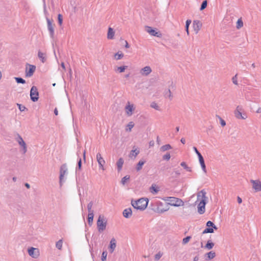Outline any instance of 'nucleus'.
I'll list each match as a JSON object with an SVG mask.
<instances>
[{"mask_svg":"<svg viewBox=\"0 0 261 261\" xmlns=\"http://www.w3.org/2000/svg\"><path fill=\"white\" fill-rule=\"evenodd\" d=\"M148 202V199L142 198L137 200H132L131 201V204L134 208L140 211H143L146 208Z\"/></svg>","mask_w":261,"mask_h":261,"instance_id":"nucleus-1","label":"nucleus"},{"mask_svg":"<svg viewBox=\"0 0 261 261\" xmlns=\"http://www.w3.org/2000/svg\"><path fill=\"white\" fill-rule=\"evenodd\" d=\"M96 224L98 232H102L106 229L107 220L103 216L99 215Z\"/></svg>","mask_w":261,"mask_h":261,"instance_id":"nucleus-2","label":"nucleus"},{"mask_svg":"<svg viewBox=\"0 0 261 261\" xmlns=\"http://www.w3.org/2000/svg\"><path fill=\"white\" fill-rule=\"evenodd\" d=\"M67 173L68 168L67 165L66 164L62 165L60 169L59 180L60 186H62L63 183L65 181L64 176L67 174Z\"/></svg>","mask_w":261,"mask_h":261,"instance_id":"nucleus-3","label":"nucleus"},{"mask_svg":"<svg viewBox=\"0 0 261 261\" xmlns=\"http://www.w3.org/2000/svg\"><path fill=\"white\" fill-rule=\"evenodd\" d=\"M15 141L18 143L21 148L23 153H25L27 151V146L25 142L19 134H17L15 137Z\"/></svg>","mask_w":261,"mask_h":261,"instance_id":"nucleus-4","label":"nucleus"},{"mask_svg":"<svg viewBox=\"0 0 261 261\" xmlns=\"http://www.w3.org/2000/svg\"><path fill=\"white\" fill-rule=\"evenodd\" d=\"M168 200L170 201V204L174 206H182L184 204L183 201L179 198L170 197L168 198Z\"/></svg>","mask_w":261,"mask_h":261,"instance_id":"nucleus-5","label":"nucleus"},{"mask_svg":"<svg viewBox=\"0 0 261 261\" xmlns=\"http://www.w3.org/2000/svg\"><path fill=\"white\" fill-rule=\"evenodd\" d=\"M243 108L241 106H238L234 111L235 117L238 119H246L247 115L245 113L242 114Z\"/></svg>","mask_w":261,"mask_h":261,"instance_id":"nucleus-6","label":"nucleus"},{"mask_svg":"<svg viewBox=\"0 0 261 261\" xmlns=\"http://www.w3.org/2000/svg\"><path fill=\"white\" fill-rule=\"evenodd\" d=\"M28 254L34 258H37L40 255V251L38 248L30 247L28 249Z\"/></svg>","mask_w":261,"mask_h":261,"instance_id":"nucleus-7","label":"nucleus"},{"mask_svg":"<svg viewBox=\"0 0 261 261\" xmlns=\"http://www.w3.org/2000/svg\"><path fill=\"white\" fill-rule=\"evenodd\" d=\"M38 92L37 88L35 86H33L30 91V96L31 100L34 101H37L38 99Z\"/></svg>","mask_w":261,"mask_h":261,"instance_id":"nucleus-8","label":"nucleus"},{"mask_svg":"<svg viewBox=\"0 0 261 261\" xmlns=\"http://www.w3.org/2000/svg\"><path fill=\"white\" fill-rule=\"evenodd\" d=\"M47 29L49 32L50 36L51 38L54 37V24L53 23V21L50 20L49 18H46Z\"/></svg>","mask_w":261,"mask_h":261,"instance_id":"nucleus-9","label":"nucleus"},{"mask_svg":"<svg viewBox=\"0 0 261 261\" xmlns=\"http://www.w3.org/2000/svg\"><path fill=\"white\" fill-rule=\"evenodd\" d=\"M252 185V188L256 191H261V181L259 180H250Z\"/></svg>","mask_w":261,"mask_h":261,"instance_id":"nucleus-10","label":"nucleus"},{"mask_svg":"<svg viewBox=\"0 0 261 261\" xmlns=\"http://www.w3.org/2000/svg\"><path fill=\"white\" fill-rule=\"evenodd\" d=\"M125 112L127 116H130L133 114V112L135 110L134 105L133 104H130V103L128 101L126 106L125 107Z\"/></svg>","mask_w":261,"mask_h":261,"instance_id":"nucleus-11","label":"nucleus"},{"mask_svg":"<svg viewBox=\"0 0 261 261\" xmlns=\"http://www.w3.org/2000/svg\"><path fill=\"white\" fill-rule=\"evenodd\" d=\"M152 72L151 67L149 66H146L141 68L140 70V73L141 75L147 76Z\"/></svg>","mask_w":261,"mask_h":261,"instance_id":"nucleus-12","label":"nucleus"},{"mask_svg":"<svg viewBox=\"0 0 261 261\" xmlns=\"http://www.w3.org/2000/svg\"><path fill=\"white\" fill-rule=\"evenodd\" d=\"M207 201L201 200L198 204V212L200 214H203L205 211V206Z\"/></svg>","mask_w":261,"mask_h":261,"instance_id":"nucleus-13","label":"nucleus"},{"mask_svg":"<svg viewBox=\"0 0 261 261\" xmlns=\"http://www.w3.org/2000/svg\"><path fill=\"white\" fill-rule=\"evenodd\" d=\"M145 31L149 34L153 36L160 37L161 36V34L160 32H156L155 30L152 29L150 27H146Z\"/></svg>","mask_w":261,"mask_h":261,"instance_id":"nucleus-14","label":"nucleus"},{"mask_svg":"<svg viewBox=\"0 0 261 261\" xmlns=\"http://www.w3.org/2000/svg\"><path fill=\"white\" fill-rule=\"evenodd\" d=\"M96 159L98 162L99 168L104 170L103 165L105 164V161L103 160L100 153H98L96 155Z\"/></svg>","mask_w":261,"mask_h":261,"instance_id":"nucleus-15","label":"nucleus"},{"mask_svg":"<svg viewBox=\"0 0 261 261\" xmlns=\"http://www.w3.org/2000/svg\"><path fill=\"white\" fill-rule=\"evenodd\" d=\"M36 69V66L32 65H29V68H26L25 74L28 77H31L33 75Z\"/></svg>","mask_w":261,"mask_h":261,"instance_id":"nucleus-16","label":"nucleus"},{"mask_svg":"<svg viewBox=\"0 0 261 261\" xmlns=\"http://www.w3.org/2000/svg\"><path fill=\"white\" fill-rule=\"evenodd\" d=\"M197 201H201V200L207 201V197L206 196V192L204 190L199 192L197 194Z\"/></svg>","mask_w":261,"mask_h":261,"instance_id":"nucleus-17","label":"nucleus"},{"mask_svg":"<svg viewBox=\"0 0 261 261\" xmlns=\"http://www.w3.org/2000/svg\"><path fill=\"white\" fill-rule=\"evenodd\" d=\"M202 26V23L200 21L198 20H194L193 22V29L194 31L197 34L198 33L199 31L200 30V28Z\"/></svg>","mask_w":261,"mask_h":261,"instance_id":"nucleus-18","label":"nucleus"},{"mask_svg":"<svg viewBox=\"0 0 261 261\" xmlns=\"http://www.w3.org/2000/svg\"><path fill=\"white\" fill-rule=\"evenodd\" d=\"M116 247V241L114 238H112L110 242L109 249L111 253H113Z\"/></svg>","mask_w":261,"mask_h":261,"instance_id":"nucleus-19","label":"nucleus"},{"mask_svg":"<svg viewBox=\"0 0 261 261\" xmlns=\"http://www.w3.org/2000/svg\"><path fill=\"white\" fill-rule=\"evenodd\" d=\"M132 210L130 208L125 209L123 212V215L126 218H130L132 215Z\"/></svg>","mask_w":261,"mask_h":261,"instance_id":"nucleus-20","label":"nucleus"},{"mask_svg":"<svg viewBox=\"0 0 261 261\" xmlns=\"http://www.w3.org/2000/svg\"><path fill=\"white\" fill-rule=\"evenodd\" d=\"M199 163L200 164V165L201 166L202 170L205 173L206 172V166L204 163V161L203 156L202 155H200L199 156H198Z\"/></svg>","mask_w":261,"mask_h":261,"instance_id":"nucleus-21","label":"nucleus"},{"mask_svg":"<svg viewBox=\"0 0 261 261\" xmlns=\"http://www.w3.org/2000/svg\"><path fill=\"white\" fill-rule=\"evenodd\" d=\"M127 68V66H122L120 67L116 66L114 68V70L115 72L122 73Z\"/></svg>","mask_w":261,"mask_h":261,"instance_id":"nucleus-22","label":"nucleus"},{"mask_svg":"<svg viewBox=\"0 0 261 261\" xmlns=\"http://www.w3.org/2000/svg\"><path fill=\"white\" fill-rule=\"evenodd\" d=\"M115 32L113 29L111 28H109L108 29L107 37L109 39H112L114 38Z\"/></svg>","mask_w":261,"mask_h":261,"instance_id":"nucleus-23","label":"nucleus"},{"mask_svg":"<svg viewBox=\"0 0 261 261\" xmlns=\"http://www.w3.org/2000/svg\"><path fill=\"white\" fill-rule=\"evenodd\" d=\"M38 57L39 59L42 61V63H44L46 61V56L45 54L39 51L38 53Z\"/></svg>","mask_w":261,"mask_h":261,"instance_id":"nucleus-24","label":"nucleus"},{"mask_svg":"<svg viewBox=\"0 0 261 261\" xmlns=\"http://www.w3.org/2000/svg\"><path fill=\"white\" fill-rule=\"evenodd\" d=\"M139 152H140L139 150H137V149L132 150L129 154V157L130 158H133V157H134V158H135L137 156V155L139 153Z\"/></svg>","mask_w":261,"mask_h":261,"instance_id":"nucleus-25","label":"nucleus"},{"mask_svg":"<svg viewBox=\"0 0 261 261\" xmlns=\"http://www.w3.org/2000/svg\"><path fill=\"white\" fill-rule=\"evenodd\" d=\"M162 205V203L161 202H160L159 203H158V207L156 208V212L158 213H163L167 211L168 210V208H161L159 206L160 205Z\"/></svg>","mask_w":261,"mask_h":261,"instance_id":"nucleus-26","label":"nucleus"},{"mask_svg":"<svg viewBox=\"0 0 261 261\" xmlns=\"http://www.w3.org/2000/svg\"><path fill=\"white\" fill-rule=\"evenodd\" d=\"M145 163V161L140 160L137 164L136 166V170L137 171L141 170L142 168V166Z\"/></svg>","mask_w":261,"mask_h":261,"instance_id":"nucleus-27","label":"nucleus"},{"mask_svg":"<svg viewBox=\"0 0 261 261\" xmlns=\"http://www.w3.org/2000/svg\"><path fill=\"white\" fill-rule=\"evenodd\" d=\"M124 163V161L122 158H120L117 162V166L118 171L121 170L123 164Z\"/></svg>","mask_w":261,"mask_h":261,"instance_id":"nucleus-28","label":"nucleus"},{"mask_svg":"<svg viewBox=\"0 0 261 261\" xmlns=\"http://www.w3.org/2000/svg\"><path fill=\"white\" fill-rule=\"evenodd\" d=\"M93 217H94V213L88 214V222L90 226H91L93 224Z\"/></svg>","mask_w":261,"mask_h":261,"instance_id":"nucleus-29","label":"nucleus"},{"mask_svg":"<svg viewBox=\"0 0 261 261\" xmlns=\"http://www.w3.org/2000/svg\"><path fill=\"white\" fill-rule=\"evenodd\" d=\"M172 148L170 144H166L161 147V151L164 152L166 150H169Z\"/></svg>","mask_w":261,"mask_h":261,"instance_id":"nucleus-30","label":"nucleus"},{"mask_svg":"<svg viewBox=\"0 0 261 261\" xmlns=\"http://www.w3.org/2000/svg\"><path fill=\"white\" fill-rule=\"evenodd\" d=\"M93 203L92 201L90 202L87 205V209L88 214L94 213L93 210L92 209Z\"/></svg>","mask_w":261,"mask_h":261,"instance_id":"nucleus-31","label":"nucleus"},{"mask_svg":"<svg viewBox=\"0 0 261 261\" xmlns=\"http://www.w3.org/2000/svg\"><path fill=\"white\" fill-rule=\"evenodd\" d=\"M124 56V55L121 52H118L114 55V58L116 60H119L122 59Z\"/></svg>","mask_w":261,"mask_h":261,"instance_id":"nucleus-32","label":"nucleus"},{"mask_svg":"<svg viewBox=\"0 0 261 261\" xmlns=\"http://www.w3.org/2000/svg\"><path fill=\"white\" fill-rule=\"evenodd\" d=\"M207 257L208 259H211L214 258L216 256V253L214 251H210L208 253H206Z\"/></svg>","mask_w":261,"mask_h":261,"instance_id":"nucleus-33","label":"nucleus"},{"mask_svg":"<svg viewBox=\"0 0 261 261\" xmlns=\"http://www.w3.org/2000/svg\"><path fill=\"white\" fill-rule=\"evenodd\" d=\"M134 126V123L133 122H130L127 125L126 127L125 128V130L127 132H130L132 130V128Z\"/></svg>","mask_w":261,"mask_h":261,"instance_id":"nucleus-34","label":"nucleus"},{"mask_svg":"<svg viewBox=\"0 0 261 261\" xmlns=\"http://www.w3.org/2000/svg\"><path fill=\"white\" fill-rule=\"evenodd\" d=\"M214 246V244L211 242V241H208L205 247L208 250H210L213 248Z\"/></svg>","mask_w":261,"mask_h":261,"instance_id":"nucleus-35","label":"nucleus"},{"mask_svg":"<svg viewBox=\"0 0 261 261\" xmlns=\"http://www.w3.org/2000/svg\"><path fill=\"white\" fill-rule=\"evenodd\" d=\"M243 26V22L241 18L239 19L237 22L236 28L238 29H240Z\"/></svg>","mask_w":261,"mask_h":261,"instance_id":"nucleus-36","label":"nucleus"},{"mask_svg":"<svg viewBox=\"0 0 261 261\" xmlns=\"http://www.w3.org/2000/svg\"><path fill=\"white\" fill-rule=\"evenodd\" d=\"M191 20H190V19H188L187 21H186V26H185V28H186V32L187 33V35H189V25L190 24H191Z\"/></svg>","mask_w":261,"mask_h":261,"instance_id":"nucleus-37","label":"nucleus"},{"mask_svg":"<svg viewBox=\"0 0 261 261\" xmlns=\"http://www.w3.org/2000/svg\"><path fill=\"white\" fill-rule=\"evenodd\" d=\"M206 226L207 227H212L215 229L217 230L218 228L216 227V226L211 221H208L206 223Z\"/></svg>","mask_w":261,"mask_h":261,"instance_id":"nucleus-38","label":"nucleus"},{"mask_svg":"<svg viewBox=\"0 0 261 261\" xmlns=\"http://www.w3.org/2000/svg\"><path fill=\"white\" fill-rule=\"evenodd\" d=\"M63 241L62 240H59L56 244V247L59 250H61L62 247Z\"/></svg>","mask_w":261,"mask_h":261,"instance_id":"nucleus-39","label":"nucleus"},{"mask_svg":"<svg viewBox=\"0 0 261 261\" xmlns=\"http://www.w3.org/2000/svg\"><path fill=\"white\" fill-rule=\"evenodd\" d=\"M214 229L213 228L207 227L203 230L202 233H213L214 232Z\"/></svg>","mask_w":261,"mask_h":261,"instance_id":"nucleus-40","label":"nucleus"},{"mask_svg":"<svg viewBox=\"0 0 261 261\" xmlns=\"http://www.w3.org/2000/svg\"><path fill=\"white\" fill-rule=\"evenodd\" d=\"M150 107L152 108H153L156 110H158V111H160V107L158 105V104L155 102H152L151 104H150Z\"/></svg>","mask_w":261,"mask_h":261,"instance_id":"nucleus-41","label":"nucleus"},{"mask_svg":"<svg viewBox=\"0 0 261 261\" xmlns=\"http://www.w3.org/2000/svg\"><path fill=\"white\" fill-rule=\"evenodd\" d=\"M180 165L184 167L185 169H186L187 171H192V170H191V168L190 167H189L186 163L185 162H182L181 164H180Z\"/></svg>","mask_w":261,"mask_h":261,"instance_id":"nucleus-42","label":"nucleus"},{"mask_svg":"<svg viewBox=\"0 0 261 261\" xmlns=\"http://www.w3.org/2000/svg\"><path fill=\"white\" fill-rule=\"evenodd\" d=\"M15 80H16L17 83L24 84L25 83V81L21 77H15Z\"/></svg>","mask_w":261,"mask_h":261,"instance_id":"nucleus-43","label":"nucleus"},{"mask_svg":"<svg viewBox=\"0 0 261 261\" xmlns=\"http://www.w3.org/2000/svg\"><path fill=\"white\" fill-rule=\"evenodd\" d=\"M129 176L128 175H126L124 177H123L121 179V184L122 185H125V182L128 180H129Z\"/></svg>","mask_w":261,"mask_h":261,"instance_id":"nucleus-44","label":"nucleus"},{"mask_svg":"<svg viewBox=\"0 0 261 261\" xmlns=\"http://www.w3.org/2000/svg\"><path fill=\"white\" fill-rule=\"evenodd\" d=\"M107 251H103L101 255V260L102 261H106L107 259Z\"/></svg>","mask_w":261,"mask_h":261,"instance_id":"nucleus-45","label":"nucleus"},{"mask_svg":"<svg viewBox=\"0 0 261 261\" xmlns=\"http://www.w3.org/2000/svg\"><path fill=\"white\" fill-rule=\"evenodd\" d=\"M237 76H238V74H236L234 76H233L232 77V82L236 85H238V80H237Z\"/></svg>","mask_w":261,"mask_h":261,"instance_id":"nucleus-46","label":"nucleus"},{"mask_svg":"<svg viewBox=\"0 0 261 261\" xmlns=\"http://www.w3.org/2000/svg\"><path fill=\"white\" fill-rule=\"evenodd\" d=\"M191 237L190 236H188L182 240V244H187L189 241L190 240Z\"/></svg>","mask_w":261,"mask_h":261,"instance_id":"nucleus-47","label":"nucleus"},{"mask_svg":"<svg viewBox=\"0 0 261 261\" xmlns=\"http://www.w3.org/2000/svg\"><path fill=\"white\" fill-rule=\"evenodd\" d=\"M171 158V155L169 153H167L166 154L163 156V159L166 161H169Z\"/></svg>","mask_w":261,"mask_h":261,"instance_id":"nucleus-48","label":"nucleus"},{"mask_svg":"<svg viewBox=\"0 0 261 261\" xmlns=\"http://www.w3.org/2000/svg\"><path fill=\"white\" fill-rule=\"evenodd\" d=\"M81 167H82V160L80 158L79 159V160L78 161L77 167L76 169V172H77L79 170H81Z\"/></svg>","mask_w":261,"mask_h":261,"instance_id":"nucleus-49","label":"nucleus"},{"mask_svg":"<svg viewBox=\"0 0 261 261\" xmlns=\"http://www.w3.org/2000/svg\"><path fill=\"white\" fill-rule=\"evenodd\" d=\"M207 6V2L206 1H204L202 2L201 5V7H200V10H204Z\"/></svg>","mask_w":261,"mask_h":261,"instance_id":"nucleus-50","label":"nucleus"},{"mask_svg":"<svg viewBox=\"0 0 261 261\" xmlns=\"http://www.w3.org/2000/svg\"><path fill=\"white\" fill-rule=\"evenodd\" d=\"M58 23L59 24L61 25L62 24L63 19H62V16L61 14H59L58 15Z\"/></svg>","mask_w":261,"mask_h":261,"instance_id":"nucleus-51","label":"nucleus"},{"mask_svg":"<svg viewBox=\"0 0 261 261\" xmlns=\"http://www.w3.org/2000/svg\"><path fill=\"white\" fill-rule=\"evenodd\" d=\"M217 117L219 119L221 125L222 126H224L226 125L225 121L221 117H220L219 116H217Z\"/></svg>","mask_w":261,"mask_h":261,"instance_id":"nucleus-52","label":"nucleus"},{"mask_svg":"<svg viewBox=\"0 0 261 261\" xmlns=\"http://www.w3.org/2000/svg\"><path fill=\"white\" fill-rule=\"evenodd\" d=\"M162 253H161L160 252H159V253H158L157 254H156L155 255L154 258L156 260H158L160 259V258L162 257Z\"/></svg>","mask_w":261,"mask_h":261,"instance_id":"nucleus-53","label":"nucleus"},{"mask_svg":"<svg viewBox=\"0 0 261 261\" xmlns=\"http://www.w3.org/2000/svg\"><path fill=\"white\" fill-rule=\"evenodd\" d=\"M17 105L21 112L24 111L26 109L25 107L24 106H22L19 103H17Z\"/></svg>","mask_w":261,"mask_h":261,"instance_id":"nucleus-54","label":"nucleus"},{"mask_svg":"<svg viewBox=\"0 0 261 261\" xmlns=\"http://www.w3.org/2000/svg\"><path fill=\"white\" fill-rule=\"evenodd\" d=\"M150 191L152 192L153 191L155 193H158L159 190L153 185L151 186L150 187Z\"/></svg>","mask_w":261,"mask_h":261,"instance_id":"nucleus-55","label":"nucleus"},{"mask_svg":"<svg viewBox=\"0 0 261 261\" xmlns=\"http://www.w3.org/2000/svg\"><path fill=\"white\" fill-rule=\"evenodd\" d=\"M166 95L169 97V98L171 99L172 98V95L171 92V91L169 90L166 93Z\"/></svg>","mask_w":261,"mask_h":261,"instance_id":"nucleus-56","label":"nucleus"},{"mask_svg":"<svg viewBox=\"0 0 261 261\" xmlns=\"http://www.w3.org/2000/svg\"><path fill=\"white\" fill-rule=\"evenodd\" d=\"M193 149L195 151V153L197 154L198 156H199L200 155H201V153L197 150V148L195 147H193Z\"/></svg>","mask_w":261,"mask_h":261,"instance_id":"nucleus-57","label":"nucleus"},{"mask_svg":"<svg viewBox=\"0 0 261 261\" xmlns=\"http://www.w3.org/2000/svg\"><path fill=\"white\" fill-rule=\"evenodd\" d=\"M237 201L239 203H241L242 202V200L239 196H238L237 197Z\"/></svg>","mask_w":261,"mask_h":261,"instance_id":"nucleus-58","label":"nucleus"},{"mask_svg":"<svg viewBox=\"0 0 261 261\" xmlns=\"http://www.w3.org/2000/svg\"><path fill=\"white\" fill-rule=\"evenodd\" d=\"M125 47L127 48H129V45L128 42H127V41H125Z\"/></svg>","mask_w":261,"mask_h":261,"instance_id":"nucleus-59","label":"nucleus"},{"mask_svg":"<svg viewBox=\"0 0 261 261\" xmlns=\"http://www.w3.org/2000/svg\"><path fill=\"white\" fill-rule=\"evenodd\" d=\"M180 141L184 144H185V143H186V140L184 138H182L180 140Z\"/></svg>","mask_w":261,"mask_h":261,"instance_id":"nucleus-60","label":"nucleus"},{"mask_svg":"<svg viewBox=\"0 0 261 261\" xmlns=\"http://www.w3.org/2000/svg\"><path fill=\"white\" fill-rule=\"evenodd\" d=\"M54 113L56 115H58V110L57 108H56L54 110Z\"/></svg>","mask_w":261,"mask_h":261,"instance_id":"nucleus-61","label":"nucleus"},{"mask_svg":"<svg viewBox=\"0 0 261 261\" xmlns=\"http://www.w3.org/2000/svg\"><path fill=\"white\" fill-rule=\"evenodd\" d=\"M25 186L28 188L29 189L30 188V185L28 183L25 184Z\"/></svg>","mask_w":261,"mask_h":261,"instance_id":"nucleus-62","label":"nucleus"},{"mask_svg":"<svg viewBox=\"0 0 261 261\" xmlns=\"http://www.w3.org/2000/svg\"><path fill=\"white\" fill-rule=\"evenodd\" d=\"M256 113H261V108H259L256 111Z\"/></svg>","mask_w":261,"mask_h":261,"instance_id":"nucleus-63","label":"nucleus"},{"mask_svg":"<svg viewBox=\"0 0 261 261\" xmlns=\"http://www.w3.org/2000/svg\"><path fill=\"white\" fill-rule=\"evenodd\" d=\"M199 259L198 256H196L194 258V261H198Z\"/></svg>","mask_w":261,"mask_h":261,"instance_id":"nucleus-64","label":"nucleus"}]
</instances>
